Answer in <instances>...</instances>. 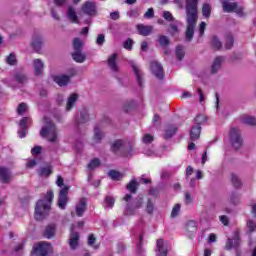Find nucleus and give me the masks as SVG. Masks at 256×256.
<instances>
[{
    "label": "nucleus",
    "instance_id": "1",
    "mask_svg": "<svg viewBox=\"0 0 256 256\" xmlns=\"http://www.w3.org/2000/svg\"><path fill=\"white\" fill-rule=\"evenodd\" d=\"M199 0H186V33L185 39L189 43L193 41V35H195V26L197 25V4Z\"/></svg>",
    "mask_w": 256,
    "mask_h": 256
},
{
    "label": "nucleus",
    "instance_id": "2",
    "mask_svg": "<svg viewBox=\"0 0 256 256\" xmlns=\"http://www.w3.org/2000/svg\"><path fill=\"white\" fill-rule=\"evenodd\" d=\"M53 191H48L44 196V199L39 200L35 207V219L36 221H43L51 210V203L53 202Z\"/></svg>",
    "mask_w": 256,
    "mask_h": 256
},
{
    "label": "nucleus",
    "instance_id": "3",
    "mask_svg": "<svg viewBox=\"0 0 256 256\" xmlns=\"http://www.w3.org/2000/svg\"><path fill=\"white\" fill-rule=\"evenodd\" d=\"M44 123L45 124L40 131L41 137H43L44 139H47V141H49L50 143H56L59 137L57 133V127L47 117L44 118Z\"/></svg>",
    "mask_w": 256,
    "mask_h": 256
},
{
    "label": "nucleus",
    "instance_id": "4",
    "mask_svg": "<svg viewBox=\"0 0 256 256\" xmlns=\"http://www.w3.org/2000/svg\"><path fill=\"white\" fill-rule=\"evenodd\" d=\"M222 8L224 13H236L238 17H245V8L243 6H239L236 2L222 0Z\"/></svg>",
    "mask_w": 256,
    "mask_h": 256
},
{
    "label": "nucleus",
    "instance_id": "5",
    "mask_svg": "<svg viewBox=\"0 0 256 256\" xmlns=\"http://www.w3.org/2000/svg\"><path fill=\"white\" fill-rule=\"evenodd\" d=\"M49 253H53V247L49 242H39L33 246L31 255L35 256H47Z\"/></svg>",
    "mask_w": 256,
    "mask_h": 256
},
{
    "label": "nucleus",
    "instance_id": "6",
    "mask_svg": "<svg viewBox=\"0 0 256 256\" xmlns=\"http://www.w3.org/2000/svg\"><path fill=\"white\" fill-rule=\"evenodd\" d=\"M230 143L234 149H241L243 147V138L241 137V130L239 128L230 129Z\"/></svg>",
    "mask_w": 256,
    "mask_h": 256
},
{
    "label": "nucleus",
    "instance_id": "7",
    "mask_svg": "<svg viewBox=\"0 0 256 256\" xmlns=\"http://www.w3.org/2000/svg\"><path fill=\"white\" fill-rule=\"evenodd\" d=\"M141 207H143V197H138L132 204H127L124 213L125 215H135V211L141 209Z\"/></svg>",
    "mask_w": 256,
    "mask_h": 256
},
{
    "label": "nucleus",
    "instance_id": "8",
    "mask_svg": "<svg viewBox=\"0 0 256 256\" xmlns=\"http://www.w3.org/2000/svg\"><path fill=\"white\" fill-rule=\"evenodd\" d=\"M241 245L240 233L238 230L234 231L233 238H228V243L225 246L226 251H231V249H238Z\"/></svg>",
    "mask_w": 256,
    "mask_h": 256
},
{
    "label": "nucleus",
    "instance_id": "9",
    "mask_svg": "<svg viewBox=\"0 0 256 256\" xmlns=\"http://www.w3.org/2000/svg\"><path fill=\"white\" fill-rule=\"evenodd\" d=\"M81 11L88 17H95L97 15V5L95 2L86 1L81 7Z\"/></svg>",
    "mask_w": 256,
    "mask_h": 256
},
{
    "label": "nucleus",
    "instance_id": "10",
    "mask_svg": "<svg viewBox=\"0 0 256 256\" xmlns=\"http://www.w3.org/2000/svg\"><path fill=\"white\" fill-rule=\"evenodd\" d=\"M69 193V187H64L59 192V198H58V207L60 209H66L67 203L69 201V198L67 197Z\"/></svg>",
    "mask_w": 256,
    "mask_h": 256
},
{
    "label": "nucleus",
    "instance_id": "11",
    "mask_svg": "<svg viewBox=\"0 0 256 256\" xmlns=\"http://www.w3.org/2000/svg\"><path fill=\"white\" fill-rule=\"evenodd\" d=\"M223 63H225V56H216L211 65V75H217V72L223 67Z\"/></svg>",
    "mask_w": 256,
    "mask_h": 256
},
{
    "label": "nucleus",
    "instance_id": "12",
    "mask_svg": "<svg viewBox=\"0 0 256 256\" xmlns=\"http://www.w3.org/2000/svg\"><path fill=\"white\" fill-rule=\"evenodd\" d=\"M85 211H87V199L80 198L75 206V213L77 217H83Z\"/></svg>",
    "mask_w": 256,
    "mask_h": 256
},
{
    "label": "nucleus",
    "instance_id": "13",
    "mask_svg": "<svg viewBox=\"0 0 256 256\" xmlns=\"http://www.w3.org/2000/svg\"><path fill=\"white\" fill-rule=\"evenodd\" d=\"M127 145V141L119 139V140H115L112 144H111V151H113V153H119L121 156L123 155V150L125 149Z\"/></svg>",
    "mask_w": 256,
    "mask_h": 256
},
{
    "label": "nucleus",
    "instance_id": "14",
    "mask_svg": "<svg viewBox=\"0 0 256 256\" xmlns=\"http://www.w3.org/2000/svg\"><path fill=\"white\" fill-rule=\"evenodd\" d=\"M150 69L153 73V75H155V77H157V79H163V66H161V64H159V62H155L152 61L150 64Z\"/></svg>",
    "mask_w": 256,
    "mask_h": 256
},
{
    "label": "nucleus",
    "instance_id": "15",
    "mask_svg": "<svg viewBox=\"0 0 256 256\" xmlns=\"http://www.w3.org/2000/svg\"><path fill=\"white\" fill-rule=\"evenodd\" d=\"M31 123V119L29 117H24L20 121V129L18 130V135L20 139H23L27 135V125Z\"/></svg>",
    "mask_w": 256,
    "mask_h": 256
},
{
    "label": "nucleus",
    "instance_id": "16",
    "mask_svg": "<svg viewBox=\"0 0 256 256\" xmlns=\"http://www.w3.org/2000/svg\"><path fill=\"white\" fill-rule=\"evenodd\" d=\"M66 16L68 17L69 21H71V23L81 25V21H79V16H77V10H75V7L69 6L66 12Z\"/></svg>",
    "mask_w": 256,
    "mask_h": 256
},
{
    "label": "nucleus",
    "instance_id": "17",
    "mask_svg": "<svg viewBox=\"0 0 256 256\" xmlns=\"http://www.w3.org/2000/svg\"><path fill=\"white\" fill-rule=\"evenodd\" d=\"M11 179H13L11 170H9V168L0 167V181H2V183H11Z\"/></svg>",
    "mask_w": 256,
    "mask_h": 256
},
{
    "label": "nucleus",
    "instance_id": "18",
    "mask_svg": "<svg viewBox=\"0 0 256 256\" xmlns=\"http://www.w3.org/2000/svg\"><path fill=\"white\" fill-rule=\"evenodd\" d=\"M103 137H105V133H103V131L101 130V128H99V126H96L94 128V136L90 144L97 145V143H101V141H103Z\"/></svg>",
    "mask_w": 256,
    "mask_h": 256
},
{
    "label": "nucleus",
    "instance_id": "19",
    "mask_svg": "<svg viewBox=\"0 0 256 256\" xmlns=\"http://www.w3.org/2000/svg\"><path fill=\"white\" fill-rule=\"evenodd\" d=\"M31 45L34 50L41 51V47H43V36L39 34L33 35Z\"/></svg>",
    "mask_w": 256,
    "mask_h": 256
},
{
    "label": "nucleus",
    "instance_id": "20",
    "mask_svg": "<svg viewBox=\"0 0 256 256\" xmlns=\"http://www.w3.org/2000/svg\"><path fill=\"white\" fill-rule=\"evenodd\" d=\"M33 69L35 75H43V68L45 67V64L43 63V60L37 58L32 61Z\"/></svg>",
    "mask_w": 256,
    "mask_h": 256
},
{
    "label": "nucleus",
    "instance_id": "21",
    "mask_svg": "<svg viewBox=\"0 0 256 256\" xmlns=\"http://www.w3.org/2000/svg\"><path fill=\"white\" fill-rule=\"evenodd\" d=\"M157 253L156 256H167L169 249L163 243V239H158L156 242Z\"/></svg>",
    "mask_w": 256,
    "mask_h": 256
},
{
    "label": "nucleus",
    "instance_id": "22",
    "mask_svg": "<svg viewBox=\"0 0 256 256\" xmlns=\"http://www.w3.org/2000/svg\"><path fill=\"white\" fill-rule=\"evenodd\" d=\"M135 153H137V149L135 148V146L127 142V145L124 146V150H122V157H127V158L133 157Z\"/></svg>",
    "mask_w": 256,
    "mask_h": 256
},
{
    "label": "nucleus",
    "instance_id": "23",
    "mask_svg": "<svg viewBox=\"0 0 256 256\" xmlns=\"http://www.w3.org/2000/svg\"><path fill=\"white\" fill-rule=\"evenodd\" d=\"M55 233H57V225L49 224L44 230V237H46V239H53Z\"/></svg>",
    "mask_w": 256,
    "mask_h": 256
},
{
    "label": "nucleus",
    "instance_id": "24",
    "mask_svg": "<svg viewBox=\"0 0 256 256\" xmlns=\"http://www.w3.org/2000/svg\"><path fill=\"white\" fill-rule=\"evenodd\" d=\"M137 31L139 35H142L143 37H147L153 33V26H145L143 24L137 25Z\"/></svg>",
    "mask_w": 256,
    "mask_h": 256
},
{
    "label": "nucleus",
    "instance_id": "25",
    "mask_svg": "<svg viewBox=\"0 0 256 256\" xmlns=\"http://www.w3.org/2000/svg\"><path fill=\"white\" fill-rule=\"evenodd\" d=\"M70 248L75 250L79 247V233L72 231L69 238Z\"/></svg>",
    "mask_w": 256,
    "mask_h": 256
},
{
    "label": "nucleus",
    "instance_id": "26",
    "mask_svg": "<svg viewBox=\"0 0 256 256\" xmlns=\"http://www.w3.org/2000/svg\"><path fill=\"white\" fill-rule=\"evenodd\" d=\"M130 65L136 75L137 83L138 85H143V73L141 72V69H139L136 65L135 62H130Z\"/></svg>",
    "mask_w": 256,
    "mask_h": 256
},
{
    "label": "nucleus",
    "instance_id": "27",
    "mask_svg": "<svg viewBox=\"0 0 256 256\" xmlns=\"http://www.w3.org/2000/svg\"><path fill=\"white\" fill-rule=\"evenodd\" d=\"M89 121V112L87 109H82L80 111V116L76 118L77 125H83V123H87Z\"/></svg>",
    "mask_w": 256,
    "mask_h": 256
},
{
    "label": "nucleus",
    "instance_id": "28",
    "mask_svg": "<svg viewBox=\"0 0 256 256\" xmlns=\"http://www.w3.org/2000/svg\"><path fill=\"white\" fill-rule=\"evenodd\" d=\"M108 66L111 69V71H114L115 73L119 71V66L117 65V54H112L108 58Z\"/></svg>",
    "mask_w": 256,
    "mask_h": 256
},
{
    "label": "nucleus",
    "instance_id": "29",
    "mask_svg": "<svg viewBox=\"0 0 256 256\" xmlns=\"http://www.w3.org/2000/svg\"><path fill=\"white\" fill-rule=\"evenodd\" d=\"M197 229H198V224H197V221L195 220H190L186 224V231L190 236H192L194 233H197Z\"/></svg>",
    "mask_w": 256,
    "mask_h": 256
},
{
    "label": "nucleus",
    "instance_id": "30",
    "mask_svg": "<svg viewBox=\"0 0 256 256\" xmlns=\"http://www.w3.org/2000/svg\"><path fill=\"white\" fill-rule=\"evenodd\" d=\"M70 79L71 77L67 75H58L54 77L55 83H57V85H59L60 87H65V85L69 83Z\"/></svg>",
    "mask_w": 256,
    "mask_h": 256
},
{
    "label": "nucleus",
    "instance_id": "31",
    "mask_svg": "<svg viewBox=\"0 0 256 256\" xmlns=\"http://www.w3.org/2000/svg\"><path fill=\"white\" fill-rule=\"evenodd\" d=\"M177 130H178L177 126L168 125L165 129L164 139H171V137H173V135L177 133Z\"/></svg>",
    "mask_w": 256,
    "mask_h": 256
},
{
    "label": "nucleus",
    "instance_id": "32",
    "mask_svg": "<svg viewBox=\"0 0 256 256\" xmlns=\"http://www.w3.org/2000/svg\"><path fill=\"white\" fill-rule=\"evenodd\" d=\"M77 99H79V95L77 94H71L70 97H68L67 104H66V111H71V109L75 107V103H77Z\"/></svg>",
    "mask_w": 256,
    "mask_h": 256
},
{
    "label": "nucleus",
    "instance_id": "33",
    "mask_svg": "<svg viewBox=\"0 0 256 256\" xmlns=\"http://www.w3.org/2000/svg\"><path fill=\"white\" fill-rule=\"evenodd\" d=\"M199 137H201V126L197 125V126L192 127V129L190 131L191 141H197V139H199Z\"/></svg>",
    "mask_w": 256,
    "mask_h": 256
},
{
    "label": "nucleus",
    "instance_id": "34",
    "mask_svg": "<svg viewBox=\"0 0 256 256\" xmlns=\"http://www.w3.org/2000/svg\"><path fill=\"white\" fill-rule=\"evenodd\" d=\"M240 121L241 123H244V125H251V126L256 125V118L253 116L243 115L240 117Z\"/></svg>",
    "mask_w": 256,
    "mask_h": 256
},
{
    "label": "nucleus",
    "instance_id": "35",
    "mask_svg": "<svg viewBox=\"0 0 256 256\" xmlns=\"http://www.w3.org/2000/svg\"><path fill=\"white\" fill-rule=\"evenodd\" d=\"M72 58L76 61V63H84L85 59H87V56H85L81 50H78L72 53Z\"/></svg>",
    "mask_w": 256,
    "mask_h": 256
},
{
    "label": "nucleus",
    "instance_id": "36",
    "mask_svg": "<svg viewBox=\"0 0 256 256\" xmlns=\"http://www.w3.org/2000/svg\"><path fill=\"white\" fill-rule=\"evenodd\" d=\"M108 176L110 177V179H112V181H121V179H123L124 177L123 173L117 170H110L108 172Z\"/></svg>",
    "mask_w": 256,
    "mask_h": 256
},
{
    "label": "nucleus",
    "instance_id": "37",
    "mask_svg": "<svg viewBox=\"0 0 256 256\" xmlns=\"http://www.w3.org/2000/svg\"><path fill=\"white\" fill-rule=\"evenodd\" d=\"M137 187H139L137 180H132L127 184V189L130 193H137Z\"/></svg>",
    "mask_w": 256,
    "mask_h": 256
},
{
    "label": "nucleus",
    "instance_id": "38",
    "mask_svg": "<svg viewBox=\"0 0 256 256\" xmlns=\"http://www.w3.org/2000/svg\"><path fill=\"white\" fill-rule=\"evenodd\" d=\"M100 166H101V160H99V158H94L88 164V169L90 171H93V169H97V167H100Z\"/></svg>",
    "mask_w": 256,
    "mask_h": 256
},
{
    "label": "nucleus",
    "instance_id": "39",
    "mask_svg": "<svg viewBox=\"0 0 256 256\" xmlns=\"http://www.w3.org/2000/svg\"><path fill=\"white\" fill-rule=\"evenodd\" d=\"M229 203H231V205H239L240 203L239 194L232 192L229 196Z\"/></svg>",
    "mask_w": 256,
    "mask_h": 256
},
{
    "label": "nucleus",
    "instance_id": "40",
    "mask_svg": "<svg viewBox=\"0 0 256 256\" xmlns=\"http://www.w3.org/2000/svg\"><path fill=\"white\" fill-rule=\"evenodd\" d=\"M176 57L178 61H183V57H185V49L183 46L179 45L176 47Z\"/></svg>",
    "mask_w": 256,
    "mask_h": 256
},
{
    "label": "nucleus",
    "instance_id": "41",
    "mask_svg": "<svg viewBox=\"0 0 256 256\" xmlns=\"http://www.w3.org/2000/svg\"><path fill=\"white\" fill-rule=\"evenodd\" d=\"M51 173H52L51 166L41 167L39 170V175L41 177H49Z\"/></svg>",
    "mask_w": 256,
    "mask_h": 256
},
{
    "label": "nucleus",
    "instance_id": "42",
    "mask_svg": "<svg viewBox=\"0 0 256 256\" xmlns=\"http://www.w3.org/2000/svg\"><path fill=\"white\" fill-rule=\"evenodd\" d=\"M202 15L206 19H209L211 17V5L209 4H204L202 7Z\"/></svg>",
    "mask_w": 256,
    "mask_h": 256
},
{
    "label": "nucleus",
    "instance_id": "43",
    "mask_svg": "<svg viewBox=\"0 0 256 256\" xmlns=\"http://www.w3.org/2000/svg\"><path fill=\"white\" fill-rule=\"evenodd\" d=\"M145 211L148 215H153V211H155V204L153 203V200L149 199L147 201Z\"/></svg>",
    "mask_w": 256,
    "mask_h": 256
},
{
    "label": "nucleus",
    "instance_id": "44",
    "mask_svg": "<svg viewBox=\"0 0 256 256\" xmlns=\"http://www.w3.org/2000/svg\"><path fill=\"white\" fill-rule=\"evenodd\" d=\"M82 48H83V41H81L79 38H74L73 40L74 51H81Z\"/></svg>",
    "mask_w": 256,
    "mask_h": 256
},
{
    "label": "nucleus",
    "instance_id": "45",
    "mask_svg": "<svg viewBox=\"0 0 256 256\" xmlns=\"http://www.w3.org/2000/svg\"><path fill=\"white\" fill-rule=\"evenodd\" d=\"M231 181H232V185L236 188L239 189V187H241L242 183H241V179H239V176L232 174L231 176Z\"/></svg>",
    "mask_w": 256,
    "mask_h": 256
},
{
    "label": "nucleus",
    "instance_id": "46",
    "mask_svg": "<svg viewBox=\"0 0 256 256\" xmlns=\"http://www.w3.org/2000/svg\"><path fill=\"white\" fill-rule=\"evenodd\" d=\"M212 47H214V49H221L223 47L221 40H219L217 36H213L212 38Z\"/></svg>",
    "mask_w": 256,
    "mask_h": 256
},
{
    "label": "nucleus",
    "instance_id": "47",
    "mask_svg": "<svg viewBox=\"0 0 256 256\" xmlns=\"http://www.w3.org/2000/svg\"><path fill=\"white\" fill-rule=\"evenodd\" d=\"M180 212H181V204H176V205L172 208V212H171V217H172V219H175V217H177Z\"/></svg>",
    "mask_w": 256,
    "mask_h": 256
},
{
    "label": "nucleus",
    "instance_id": "48",
    "mask_svg": "<svg viewBox=\"0 0 256 256\" xmlns=\"http://www.w3.org/2000/svg\"><path fill=\"white\" fill-rule=\"evenodd\" d=\"M105 205L108 209H113V205H115V198H113V196H107L105 199Z\"/></svg>",
    "mask_w": 256,
    "mask_h": 256
},
{
    "label": "nucleus",
    "instance_id": "49",
    "mask_svg": "<svg viewBox=\"0 0 256 256\" xmlns=\"http://www.w3.org/2000/svg\"><path fill=\"white\" fill-rule=\"evenodd\" d=\"M6 63L8 65H17V57H15V54H10L7 56Z\"/></svg>",
    "mask_w": 256,
    "mask_h": 256
},
{
    "label": "nucleus",
    "instance_id": "50",
    "mask_svg": "<svg viewBox=\"0 0 256 256\" xmlns=\"http://www.w3.org/2000/svg\"><path fill=\"white\" fill-rule=\"evenodd\" d=\"M234 41H235V39L233 38V36L232 35H228L226 37V43H225L226 49H231L233 47Z\"/></svg>",
    "mask_w": 256,
    "mask_h": 256
},
{
    "label": "nucleus",
    "instance_id": "51",
    "mask_svg": "<svg viewBox=\"0 0 256 256\" xmlns=\"http://www.w3.org/2000/svg\"><path fill=\"white\" fill-rule=\"evenodd\" d=\"M15 79L18 83H25V81H27V76L23 73H16Z\"/></svg>",
    "mask_w": 256,
    "mask_h": 256
},
{
    "label": "nucleus",
    "instance_id": "52",
    "mask_svg": "<svg viewBox=\"0 0 256 256\" xmlns=\"http://www.w3.org/2000/svg\"><path fill=\"white\" fill-rule=\"evenodd\" d=\"M159 43L162 47H167L169 45V37L164 35L159 36Z\"/></svg>",
    "mask_w": 256,
    "mask_h": 256
},
{
    "label": "nucleus",
    "instance_id": "53",
    "mask_svg": "<svg viewBox=\"0 0 256 256\" xmlns=\"http://www.w3.org/2000/svg\"><path fill=\"white\" fill-rule=\"evenodd\" d=\"M28 107L26 103H21L19 104L18 108H17V113L18 115H23V113H25L27 111Z\"/></svg>",
    "mask_w": 256,
    "mask_h": 256
},
{
    "label": "nucleus",
    "instance_id": "54",
    "mask_svg": "<svg viewBox=\"0 0 256 256\" xmlns=\"http://www.w3.org/2000/svg\"><path fill=\"white\" fill-rule=\"evenodd\" d=\"M196 93L198 94L199 102L204 103L205 99H207V96H205V93H203V90H201V88H197Z\"/></svg>",
    "mask_w": 256,
    "mask_h": 256
},
{
    "label": "nucleus",
    "instance_id": "55",
    "mask_svg": "<svg viewBox=\"0 0 256 256\" xmlns=\"http://www.w3.org/2000/svg\"><path fill=\"white\" fill-rule=\"evenodd\" d=\"M142 142L145 145H149V144L153 143V136H151L150 134H145L142 138Z\"/></svg>",
    "mask_w": 256,
    "mask_h": 256
},
{
    "label": "nucleus",
    "instance_id": "56",
    "mask_svg": "<svg viewBox=\"0 0 256 256\" xmlns=\"http://www.w3.org/2000/svg\"><path fill=\"white\" fill-rule=\"evenodd\" d=\"M134 106L135 103L133 101H128L124 104V111H126V113H129V111H131V109H133Z\"/></svg>",
    "mask_w": 256,
    "mask_h": 256
},
{
    "label": "nucleus",
    "instance_id": "57",
    "mask_svg": "<svg viewBox=\"0 0 256 256\" xmlns=\"http://www.w3.org/2000/svg\"><path fill=\"white\" fill-rule=\"evenodd\" d=\"M205 121H207V119L202 114L196 116V118H195V123H197V125H201V124L205 123Z\"/></svg>",
    "mask_w": 256,
    "mask_h": 256
},
{
    "label": "nucleus",
    "instance_id": "58",
    "mask_svg": "<svg viewBox=\"0 0 256 256\" xmlns=\"http://www.w3.org/2000/svg\"><path fill=\"white\" fill-rule=\"evenodd\" d=\"M163 17H164V19H166V21H175L173 14H171V12H169V11H165L163 14Z\"/></svg>",
    "mask_w": 256,
    "mask_h": 256
},
{
    "label": "nucleus",
    "instance_id": "59",
    "mask_svg": "<svg viewBox=\"0 0 256 256\" xmlns=\"http://www.w3.org/2000/svg\"><path fill=\"white\" fill-rule=\"evenodd\" d=\"M247 227H248L249 231L251 233H253V231H255V229H256V224H255V222H253V220H248Z\"/></svg>",
    "mask_w": 256,
    "mask_h": 256
},
{
    "label": "nucleus",
    "instance_id": "60",
    "mask_svg": "<svg viewBox=\"0 0 256 256\" xmlns=\"http://www.w3.org/2000/svg\"><path fill=\"white\" fill-rule=\"evenodd\" d=\"M154 15H155V12H154L153 8H149L147 10V12L144 14V17L146 19H151L152 17H154Z\"/></svg>",
    "mask_w": 256,
    "mask_h": 256
},
{
    "label": "nucleus",
    "instance_id": "61",
    "mask_svg": "<svg viewBox=\"0 0 256 256\" xmlns=\"http://www.w3.org/2000/svg\"><path fill=\"white\" fill-rule=\"evenodd\" d=\"M185 203L186 205H191V203H193V197H191V193L189 192L185 193Z\"/></svg>",
    "mask_w": 256,
    "mask_h": 256
},
{
    "label": "nucleus",
    "instance_id": "62",
    "mask_svg": "<svg viewBox=\"0 0 256 256\" xmlns=\"http://www.w3.org/2000/svg\"><path fill=\"white\" fill-rule=\"evenodd\" d=\"M133 47V41L131 39H128L124 42V49H128V51H131Z\"/></svg>",
    "mask_w": 256,
    "mask_h": 256
},
{
    "label": "nucleus",
    "instance_id": "63",
    "mask_svg": "<svg viewBox=\"0 0 256 256\" xmlns=\"http://www.w3.org/2000/svg\"><path fill=\"white\" fill-rule=\"evenodd\" d=\"M96 43L98 45H103V43H105V35L104 34H99L97 39H96Z\"/></svg>",
    "mask_w": 256,
    "mask_h": 256
},
{
    "label": "nucleus",
    "instance_id": "64",
    "mask_svg": "<svg viewBox=\"0 0 256 256\" xmlns=\"http://www.w3.org/2000/svg\"><path fill=\"white\" fill-rule=\"evenodd\" d=\"M39 153H41V146L32 148V155H39Z\"/></svg>",
    "mask_w": 256,
    "mask_h": 256
}]
</instances>
